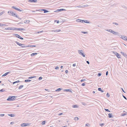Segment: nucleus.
Masks as SVG:
<instances>
[{"label":"nucleus","mask_w":127,"mask_h":127,"mask_svg":"<svg viewBox=\"0 0 127 127\" xmlns=\"http://www.w3.org/2000/svg\"><path fill=\"white\" fill-rule=\"evenodd\" d=\"M8 13L9 14L12 15L14 17H16V18H17L21 20V18L19 17H18L14 12H12L11 10L9 11H8Z\"/></svg>","instance_id":"obj_1"},{"label":"nucleus","mask_w":127,"mask_h":127,"mask_svg":"<svg viewBox=\"0 0 127 127\" xmlns=\"http://www.w3.org/2000/svg\"><path fill=\"white\" fill-rule=\"evenodd\" d=\"M17 97V96H9L7 99V101H13L15 99V98Z\"/></svg>","instance_id":"obj_2"},{"label":"nucleus","mask_w":127,"mask_h":127,"mask_svg":"<svg viewBox=\"0 0 127 127\" xmlns=\"http://www.w3.org/2000/svg\"><path fill=\"white\" fill-rule=\"evenodd\" d=\"M79 54L82 56L84 57H85V55L84 54L83 51L82 50H79L78 51Z\"/></svg>","instance_id":"obj_3"},{"label":"nucleus","mask_w":127,"mask_h":127,"mask_svg":"<svg viewBox=\"0 0 127 127\" xmlns=\"http://www.w3.org/2000/svg\"><path fill=\"white\" fill-rule=\"evenodd\" d=\"M31 123H30L27 124L26 123H24L21 124V126L22 127H25L30 126L31 125Z\"/></svg>","instance_id":"obj_4"},{"label":"nucleus","mask_w":127,"mask_h":127,"mask_svg":"<svg viewBox=\"0 0 127 127\" xmlns=\"http://www.w3.org/2000/svg\"><path fill=\"white\" fill-rule=\"evenodd\" d=\"M14 36H15L16 37L20 39H21L23 40V38L21 37L19 35L15 34L13 35Z\"/></svg>","instance_id":"obj_5"},{"label":"nucleus","mask_w":127,"mask_h":127,"mask_svg":"<svg viewBox=\"0 0 127 127\" xmlns=\"http://www.w3.org/2000/svg\"><path fill=\"white\" fill-rule=\"evenodd\" d=\"M111 32L113 34L116 35H119V33L118 32H116L113 30L111 31Z\"/></svg>","instance_id":"obj_6"},{"label":"nucleus","mask_w":127,"mask_h":127,"mask_svg":"<svg viewBox=\"0 0 127 127\" xmlns=\"http://www.w3.org/2000/svg\"><path fill=\"white\" fill-rule=\"evenodd\" d=\"M84 20H82L79 19H78L76 20V21L77 22H81L82 23H84Z\"/></svg>","instance_id":"obj_7"},{"label":"nucleus","mask_w":127,"mask_h":127,"mask_svg":"<svg viewBox=\"0 0 127 127\" xmlns=\"http://www.w3.org/2000/svg\"><path fill=\"white\" fill-rule=\"evenodd\" d=\"M11 72L9 71L6 73L4 74H3L2 76H5L7 75L8 74H10V73Z\"/></svg>","instance_id":"obj_8"},{"label":"nucleus","mask_w":127,"mask_h":127,"mask_svg":"<svg viewBox=\"0 0 127 127\" xmlns=\"http://www.w3.org/2000/svg\"><path fill=\"white\" fill-rule=\"evenodd\" d=\"M116 55L117 56V57L119 58H121V57L120 55L118 53H116Z\"/></svg>","instance_id":"obj_9"},{"label":"nucleus","mask_w":127,"mask_h":127,"mask_svg":"<svg viewBox=\"0 0 127 127\" xmlns=\"http://www.w3.org/2000/svg\"><path fill=\"white\" fill-rule=\"evenodd\" d=\"M119 37H120L121 38L123 39H124V38H127V37H126V36H122L121 35H120V34H119Z\"/></svg>","instance_id":"obj_10"},{"label":"nucleus","mask_w":127,"mask_h":127,"mask_svg":"<svg viewBox=\"0 0 127 127\" xmlns=\"http://www.w3.org/2000/svg\"><path fill=\"white\" fill-rule=\"evenodd\" d=\"M37 1V0H29V1L30 2H36Z\"/></svg>","instance_id":"obj_11"},{"label":"nucleus","mask_w":127,"mask_h":127,"mask_svg":"<svg viewBox=\"0 0 127 127\" xmlns=\"http://www.w3.org/2000/svg\"><path fill=\"white\" fill-rule=\"evenodd\" d=\"M66 10L64 9H58L57 10V11L58 12H61L62 11H65Z\"/></svg>","instance_id":"obj_12"},{"label":"nucleus","mask_w":127,"mask_h":127,"mask_svg":"<svg viewBox=\"0 0 127 127\" xmlns=\"http://www.w3.org/2000/svg\"><path fill=\"white\" fill-rule=\"evenodd\" d=\"M64 91H65L66 92H70L71 93H72V92L70 90V89H65L64 90Z\"/></svg>","instance_id":"obj_13"},{"label":"nucleus","mask_w":127,"mask_h":127,"mask_svg":"<svg viewBox=\"0 0 127 127\" xmlns=\"http://www.w3.org/2000/svg\"><path fill=\"white\" fill-rule=\"evenodd\" d=\"M15 42L17 45H19L20 47H21V45H23V44H22L21 43H20L17 41H15Z\"/></svg>","instance_id":"obj_14"},{"label":"nucleus","mask_w":127,"mask_h":127,"mask_svg":"<svg viewBox=\"0 0 127 127\" xmlns=\"http://www.w3.org/2000/svg\"><path fill=\"white\" fill-rule=\"evenodd\" d=\"M121 53L125 57H126L127 56V55L126 54V53H125L122 52H121Z\"/></svg>","instance_id":"obj_15"},{"label":"nucleus","mask_w":127,"mask_h":127,"mask_svg":"<svg viewBox=\"0 0 127 127\" xmlns=\"http://www.w3.org/2000/svg\"><path fill=\"white\" fill-rule=\"evenodd\" d=\"M108 115L109 118H113V116L112 115V114L109 113Z\"/></svg>","instance_id":"obj_16"},{"label":"nucleus","mask_w":127,"mask_h":127,"mask_svg":"<svg viewBox=\"0 0 127 127\" xmlns=\"http://www.w3.org/2000/svg\"><path fill=\"white\" fill-rule=\"evenodd\" d=\"M36 46L34 45H27L26 46V48L29 47H35Z\"/></svg>","instance_id":"obj_17"},{"label":"nucleus","mask_w":127,"mask_h":127,"mask_svg":"<svg viewBox=\"0 0 127 127\" xmlns=\"http://www.w3.org/2000/svg\"><path fill=\"white\" fill-rule=\"evenodd\" d=\"M84 22L86 23H90V22L89 21H88L86 20H84Z\"/></svg>","instance_id":"obj_18"},{"label":"nucleus","mask_w":127,"mask_h":127,"mask_svg":"<svg viewBox=\"0 0 127 127\" xmlns=\"http://www.w3.org/2000/svg\"><path fill=\"white\" fill-rule=\"evenodd\" d=\"M37 53H33L31 54V56H33L35 55H37Z\"/></svg>","instance_id":"obj_19"},{"label":"nucleus","mask_w":127,"mask_h":127,"mask_svg":"<svg viewBox=\"0 0 127 127\" xmlns=\"http://www.w3.org/2000/svg\"><path fill=\"white\" fill-rule=\"evenodd\" d=\"M8 115L9 116L11 117H14L15 116L14 115V114H8Z\"/></svg>","instance_id":"obj_20"},{"label":"nucleus","mask_w":127,"mask_h":127,"mask_svg":"<svg viewBox=\"0 0 127 127\" xmlns=\"http://www.w3.org/2000/svg\"><path fill=\"white\" fill-rule=\"evenodd\" d=\"M23 9H22V10L20 9L19 8H17L16 9V10L18 11L21 12L23 11V10H22Z\"/></svg>","instance_id":"obj_21"},{"label":"nucleus","mask_w":127,"mask_h":127,"mask_svg":"<svg viewBox=\"0 0 127 127\" xmlns=\"http://www.w3.org/2000/svg\"><path fill=\"white\" fill-rule=\"evenodd\" d=\"M98 90L99 91H100L102 93H103L104 92V91L103 90H101V88H98Z\"/></svg>","instance_id":"obj_22"},{"label":"nucleus","mask_w":127,"mask_h":127,"mask_svg":"<svg viewBox=\"0 0 127 127\" xmlns=\"http://www.w3.org/2000/svg\"><path fill=\"white\" fill-rule=\"evenodd\" d=\"M30 22V21L29 20H26L24 21V23H29Z\"/></svg>","instance_id":"obj_23"},{"label":"nucleus","mask_w":127,"mask_h":127,"mask_svg":"<svg viewBox=\"0 0 127 127\" xmlns=\"http://www.w3.org/2000/svg\"><path fill=\"white\" fill-rule=\"evenodd\" d=\"M72 107L74 108H77L78 107L77 105H75L72 106Z\"/></svg>","instance_id":"obj_24"},{"label":"nucleus","mask_w":127,"mask_h":127,"mask_svg":"<svg viewBox=\"0 0 127 127\" xmlns=\"http://www.w3.org/2000/svg\"><path fill=\"white\" fill-rule=\"evenodd\" d=\"M31 81V80L29 79L25 80V82H30Z\"/></svg>","instance_id":"obj_25"},{"label":"nucleus","mask_w":127,"mask_h":127,"mask_svg":"<svg viewBox=\"0 0 127 127\" xmlns=\"http://www.w3.org/2000/svg\"><path fill=\"white\" fill-rule=\"evenodd\" d=\"M62 90V89L61 88H59L57 89V90H56V91H59Z\"/></svg>","instance_id":"obj_26"},{"label":"nucleus","mask_w":127,"mask_h":127,"mask_svg":"<svg viewBox=\"0 0 127 127\" xmlns=\"http://www.w3.org/2000/svg\"><path fill=\"white\" fill-rule=\"evenodd\" d=\"M36 77H35V76H31V77H28V78L29 79H32V78H35Z\"/></svg>","instance_id":"obj_27"},{"label":"nucleus","mask_w":127,"mask_h":127,"mask_svg":"<svg viewBox=\"0 0 127 127\" xmlns=\"http://www.w3.org/2000/svg\"><path fill=\"white\" fill-rule=\"evenodd\" d=\"M20 81L19 80H18V81H15V82H13V84H15V83H19V82H20Z\"/></svg>","instance_id":"obj_28"},{"label":"nucleus","mask_w":127,"mask_h":127,"mask_svg":"<svg viewBox=\"0 0 127 127\" xmlns=\"http://www.w3.org/2000/svg\"><path fill=\"white\" fill-rule=\"evenodd\" d=\"M24 87V86L23 85H21L19 87L18 89H21L22 88H23Z\"/></svg>","instance_id":"obj_29"},{"label":"nucleus","mask_w":127,"mask_h":127,"mask_svg":"<svg viewBox=\"0 0 127 127\" xmlns=\"http://www.w3.org/2000/svg\"><path fill=\"white\" fill-rule=\"evenodd\" d=\"M14 27L9 28V30H14Z\"/></svg>","instance_id":"obj_30"},{"label":"nucleus","mask_w":127,"mask_h":127,"mask_svg":"<svg viewBox=\"0 0 127 127\" xmlns=\"http://www.w3.org/2000/svg\"><path fill=\"white\" fill-rule=\"evenodd\" d=\"M49 11L46 9H44V13L48 12Z\"/></svg>","instance_id":"obj_31"},{"label":"nucleus","mask_w":127,"mask_h":127,"mask_svg":"<svg viewBox=\"0 0 127 127\" xmlns=\"http://www.w3.org/2000/svg\"><path fill=\"white\" fill-rule=\"evenodd\" d=\"M81 32L83 33L84 34H88V32H83V31H81Z\"/></svg>","instance_id":"obj_32"},{"label":"nucleus","mask_w":127,"mask_h":127,"mask_svg":"<svg viewBox=\"0 0 127 127\" xmlns=\"http://www.w3.org/2000/svg\"><path fill=\"white\" fill-rule=\"evenodd\" d=\"M5 91V90L4 89H2L0 90V92H2Z\"/></svg>","instance_id":"obj_33"},{"label":"nucleus","mask_w":127,"mask_h":127,"mask_svg":"<svg viewBox=\"0 0 127 127\" xmlns=\"http://www.w3.org/2000/svg\"><path fill=\"white\" fill-rule=\"evenodd\" d=\"M21 47H22L24 48V47H25L26 48V46H25V45L24 44H23V45H21Z\"/></svg>","instance_id":"obj_34"},{"label":"nucleus","mask_w":127,"mask_h":127,"mask_svg":"<svg viewBox=\"0 0 127 127\" xmlns=\"http://www.w3.org/2000/svg\"><path fill=\"white\" fill-rule=\"evenodd\" d=\"M1 26H6V24L1 23Z\"/></svg>","instance_id":"obj_35"},{"label":"nucleus","mask_w":127,"mask_h":127,"mask_svg":"<svg viewBox=\"0 0 127 127\" xmlns=\"http://www.w3.org/2000/svg\"><path fill=\"white\" fill-rule=\"evenodd\" d=\"M45 121H43L42 123V125H44L45 123Z\"/></svg>","instance_id":"obj_36"},{"label":"nucleus","mask_w":127,"mask_h":127,"mask_svg":"<svg viewBox=\"0 0 127 127\" xmlns=\"http://www.w3.org/2000/svg\"><path fill=\"white\" fill-rule=\"evenodd\" d=\"M5 13V12L4 11H3L2 12H1L0 13V16H1V15L3 14L4 13Z\"/></svg>","instance_id":"obj_37"},{"label":"nucleus","mask_w":127,"mask_h":127,"mask_svg":"<svg viewBox=\"0 0 127 127\" xmlns=\"http://www.w3.org/2000/svg\"><path fill=\"white\" fill-rule=\"evenodd\" d=\"M101 75V73H98L97 74V76H100Z\"/></svg>","instance_id":"obj_38"},{"label":"nucleus","mask_w":127,"mask_h":127,"mask_svg":"<svg viewBox=\"0 0 127 127\" xmlns=\"http://www.w3.org/2000/svg\"><path fill=\"white\" fill-rule=\"evenodd\" d=\"M104 125V123H101L100 124V125L102 127Z\"/></svg>","instance_id":"obj_39"},{"label":"nucleus","mask_w":127,"mask_h":127,"mask_svg":"<svg viewBox=\"0 0 127 127\" xmlns=\"http://www.w3.org/2000/svg\"><path fill=\"white\" fill-rule=\"evenodd\" d=\"M12 8H14V9H15V10H16V8H16V7L15 6H12Z\"/></svg>","instance_id":"obj_40"},{"label":"nucleus","mask_w":127,"mask_h":127,"mask_svg":"<svg viewBox=\"0 0 127 127\" xmlns=\"http://www.w3.org/2000/svg\"><path fill=\"white\" fill-rule=\"evenodd\" d=\"M14 30H16L18 31V28L14 27Z\"/></svg>","instance_id":"obj_41"},{"label":"nucleus","mask_w":127,"mask_h":127,"mask_svg":"<svg viewBox=\"0 0 127 127\" xmlns=\"http://www.w3.org/2000/svg\"><path fill=\"white\" fill-rule=\"evenodd\" d=\"M45 9H39V10H36V11H43Z\"/></svg>","instance_id":"obj_42"},{"label":"nucleus","mask_w":127,"mask_h":127,"mask_svg":"<svg viewBox=\"0 0 127 127\" xmlns=\"http://www.w3.org/2000/svg\"><path fill=\"white\" fill-rule=\"evenodd\" d=\"M106 95L108 97H109V96H110L109 94V93H107Z\"/></svg>","instance_id":"obj_43"},{"label":"nucleus","mask_w":127,"mask_h":127,"mask_svg":"<svg viewBox=\"0 0 127 127\" xmlns=\"http://www.w3.org/2000/svg\"><path fill=\"white\" fill-rule=\"evenodd\" d=\"M104 109L106 111L110 112V111L108 109Z\"/></svg>","instance_id":"obj_44"},{"label":"nucleus","mask_w":127,"mask_h":127,"mask_svg":"<svg viewBox=\"0 0 127 127\" xmlns=\"http://www.w3.org/2000/svg\"><path fill=\"white\" fill-rule=\"evenodd\" d=\"M42 79V77L41 76H40L38 78L39 80H40Z\"/></svg>","instance_id":"obj_45"},{"label":"nucleus","mask_w":127,"mask_h":127,"mask_svg":"<svg viewBox=\"0 0 127 127\" xmlns=\"http://www.w3.org/2000/svg\"><path fill=\"white\" fill-rule=\"evenodd\" d=\"M56 21L57 22V24H58L59 23V20L57 21V20H55L54 21L55 22Z\"/></svg>","instance_id":"obj_46"},{"label":"nucleus","mask_w":127,"mask_h":127,"mask_svg":"<svg viewBox=\"0 0 127 127\" xmlns=\"http://www.w3.org/2000/svg\"><path fill=\"white\" fill-rule=\"evenodd\" d=\"M127 115V113L126 112V113H124V114H123L122 115V116H124L126 115Z\"/></svg>","instance_id":"obj_47"},{"label":"nucleus","mask_w":127,"mask_h":127,"mask_svg":"<svg viewBox=\"0 0 127 127\" xmlns=\"http://www.w3.org/2000/svg\"><path fill=\"white\" fill-rule=\"evenodd\" d=\"M113 24H115L117 25H118V23L115 22H113Z\"/></svg>","instance_id":"obj_48"},{"label":"nucleus","mask_w":127,"mask_h":127,"mask_svg":"<svg viewBox=\"0 0 127 127\" xmlns=\"http://www.w3.org/2000/svg\"><path fill=\"white\" fill-rule=\"evenodd\" d=\"M56 29L53 30L51 31V32H56Z\"/></svg>","instance_id":"obj_49"},{"label":"nucleus","mask_w":127,"mask_h":127,"mask_svg":"<svg viewBox=\"0 0 127 127\" xmlns=\"http://www.w3.org/2000/svg\"><path fill=\"white\" fill-rule=\"evenodd\" d=\"M74 119L75 120H78V117H75V118H74Z\"/></svg>","instance_id":"obj_50"},{"label":"nucleus","mask_w":127,"mask_h":127,"mask_svg":"<svg viewBox=\"0 0 127 127\" xmlns=\"http://www.w3.org/2000/svg\"><path fill=\"white\" fill-rule=\"evenodd\" d=\"M56 32H59L61 31L60 30H56Z\"/></svg>","instance_id":"obj_51"},{"label":"nucleus","mask_w":127,"mask_h":127,"mask_svg":"<svg viewBox=\"0 0 127 127\" xmlns=\"http://www.w3.org/2000/svg\"><path fill=\"white\" fill-rule=\"evenodd\" d=\"M4 114H0V116L1 117H2L4 116Z\"/></svg>","instance_id":"obj_52"},{"label":"nucleus","mask_w":127,"mask_h":127,"mask_svg":"<svg viewBox=\"0 0 127 127\" xmlns=\"http://www.w3.org/2000/svg\"><path fill=\"white\" fill-rule=\"evenodd\" d=\"M85 84L84 83H83L81 85L83 86H85Z\"/></svg>","instance_id":"obj_53"},{"label":"nucleus","mask_w":127,"mask_h":127,"mask_svg":"<svg viewBox=\"0 0 127 127\" xmlns=\"http://www.w3.org/2000/svg\"><path fill=\"white\" fill-rule=\"evenodd\" d=\"M59 67L58 66H57L55 68V69H59Z\"/></svg>","instance_id":"obj_54"},{"label":"nucleus","mask_w":127,"mask_h":127,"mask_svg":"<svg viewBox=\"0 0 127 127\" xmlns=\"http://www.w3.org/2000/svg\"><path fill=\"white\" fill-rule=\"evenodd\" d=\"M14 123H15L14 122H11L10 124L11 125H13L14 124Z\"/></svg>","instance_id":"obj_55"},{"label":"nucleus","mask_w":127,"mask_h":127,"mask_svg":"<svg viewBox=\"0 0 127 127\" xmlns=\"http://www.w3.org/2000/svg\"><path fill=\"white\" fill-rule=\"evenodd\" d=\"M85 125L86 126H90V125L89 124H87Z\"/></svg>","instance_id":"obj_56"},{"label":"nucleus","mask_w":127,"mask_h":127,"mask_svg":"<svg viewBox=\"0 0 127 127\" xmlns=\"http://www.w3.org/2000/svg\"><path fill=\"white\" fill-rule=\"evenodd\" d=\"M86 80L85 79H82L81 80V82H82L84 81H85Z\"/></svg>","instance_id":"obj_57"},{"label":"nucleus","mask_w":127,"mask_h":127,"mask_svg":"<svg viewBox=\"0 0 127 127\" xmlns=\"http://www.w3.org/2000/svg\"><path fill=\"white\" fill-rule=\"evenodd\" d=\"M123 96L125 99H127L126 97L124 95H123Z\"/></svg>","instance_id":"obj_58"},{"label":"nucleus","mask_w":127,"mask_h":127,"mask_svg":"<svg viewBox=\"0 0 127 127\" xmlns=\"http://www.w3.org/2000/svg\"><path fill=\"white\" fill-rule=\"evenodd\" d=\"M25 29L23 28H21V31H24Z\"/></svg>","instance_id":"obj_59"},{"label":"nucleus","mask_w":127,"mask_h":127,"mask_svg":"<svg viewBox=\"0 0 127 127\" xmlns=\"http://www.w3.org/2000/svg\"><path fill=\"white\" fill-rule=\"evenodd\" d=\"M5 30H9V28H5Z\"/></svg>","instance_id":"obj_60"},{"label":"nucleus","mask_w":127,"mask_h":127,"mask_svg":"<svg viewBox=\"0 0 127 127\" xmlns=\"http://www.w3.org/2000/svg\"><path fill=\"white\" fill-rule=\"evenodd\" d=\"M68 72V71L67 70H66L65 71V73H67Z\"/></svg>","instance_id":"obj_61"},{"label":"nucleus","mask_w":127,"mask_h":127,"mask_svg":"<svg viewBox=\"0 0 127 127\" xmlns=\"http://www.w3.org/2000/svg\"><path fill=\"white\" fill-rule=\"evenodd\" d=\"M111 31H112V30H111V29H109V30H107V31L110 32H111Z\"/></svg>","instance_id":"obj_62"},{"label":"nucleus","mask_w":127,"mask_h":127,"mask_svg":"<svg viewBox=\"0 0 127 127\" xmlns=\"http://www.w3.org/2000/svg\"><path fill=\"white\" fill-rule=\"evenodd\" d=\"M122 90V91L124 93H125V91L123 90V89L122 88H121Z\"/></svg>","instance_id":"obj_63"},{"label":"nucleus","mask_w":127,"mask_h":127,"mask_svg":"<svg viewBox=\"0 0 127 127\" xmlns=\"http://www.w3.org/2000/svg\"><path fill=\"white\" fill-rule=\"evenodd\" d=\"M86 62L88 64H90L89 62L88 61H86Z\"/></svg>","instance_id":"obj_64"}]
</instances>
